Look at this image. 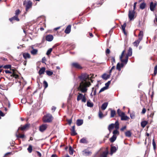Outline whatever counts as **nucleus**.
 <instances>
[{"instance_id":"0e129e2a","label":"nucleus","mask_w":157,"mask_h":157,"mask_svg":"<svg viewBox=\"0 0 157 157\" xmlns=\"http://www.w3.org/2000/svg\"><path fill=\"white\" fill-rule=\"evenodd\" d=\"M36 152L37 154V155L39 157H40L41 156V153L38 151H36Z\"/></svg>"},{"instance_id":"a211bd4d","label":"nucleus","mask_w":157,"mask_h":157,"mask_svg":"<svg viewBox=\"0 0 157 157\" xmlns=\"http://www.w3.org/2000/svg\"><path fill=\"white\" fill-rule=\"evenodd\" d=\"M71 65L73 67H75L76 68L78 69L81 68V67L80 65L77 63H72Z\"/></svg>"},{"instance_id":"cd10ccee","label":"nucleus","mask_w":157,"mask_h":157,"mask_svg":"<svg viewBox=\"0 0 157 157\" xmlns=\"http://www.w3.org/2000/svg\"><path fill=\"white\" fill-rule=\"evenodd\" d=\"M110 110H111L110 117H113L115 116L116 114V111L115 110L111 109H110Z\"/></svg>"},{"instance_id":"4be33fe9","label":"nucleus","mask_w":157,"mask_h":157,"mask_svg":"<svg viewBox=\"0 0 157 157\" xmlns=\"http://www.w3.org/2000/svg\"><path fill=\"white\" fill-rule=\"evenodd\" d=\"M45 70V68L44 67H42L41 68L39 71V75H41L43 74Z\"/></svg>"},{"instance_id":"2eb2a0df","label":"nucleus","mask_w":157,"mask_h":157,"mask_svg":"<svg viewBox=\"0 0 157 157\" xmlns=\"http://www.w3.org/2000/svg\"><path fill=\"white\" fill-rule=\"evenodd\" d=\"M23 56L25 59H30V55L28 53H24L22 54Z\"/></svg>"},{"instance_id":"79ce46f5","label":"nucleus","mask_w":157,"mask_h":157,"mask_svg":"<svg viewBox=\"0 0 157 157\" xmlns=\"http://www.w3.org/2000/svg\"><path fill=\"white\" fill-rule=\"evenodd\" d=\"M152 145L153 146L154 149L155 150V149L156 147V143H155L154 139L152 140Z\"/></svg>"},{"instance_id":"774afa93","label":"nucleus","mask_w":157,"mask_h":157,"mask_svg":"<svg viewBox=\"0 0 157 157\" xmlns=\"http://www.w3.org/2000/svg\"><path fill=\"white\" fill-rule=\"evenodd\" d=\"M157 73V70L154 69V74L155 75H156Z\"/></svg>"},{"instance_id":"f8f14e48","label":"nucleus","mask_w":157,"mask_h":157,"mask_svg":"<svg viewBox=\"0 0 157 157\" xmlns=\"http://www.w3.org/2000/svg\"><path fill=\"white\" fill-rule=\"evenodd\" d=\"M32 3L30 1L28 2L26 6V10L27 11L28 10L32 7Z\"/></svg>"},{"instance_id":"a18cd8bd","label":"nucleus","mask_w":157,"mask_h":157,"mask_svg":"<svg viewBox=\"0 0 157 157\" xmlns=\"http://www.w3.org/2000/svg\"><path fill=\"white\" fill-rule=\"evenodd\" d=\"M110 82L111 81H109L105 84V87H106L107 89L108 88V87L109 85Z\"/></svg>"},{"instance_id":"0eeeda50","label":"nucleus","mask_w":157,"mask_h":157,"mask_svg":"<svg viewBox=\"0 0 157 157\" xmlns=\"http://www.w3.org/2000/svg\"><path fill=\"white\" fill-rule=\"evenodd\" d=\"M135 11L134 10L131 11L130 10H129L128 12V17L130 21L132 20L134 18V16H135Z\"/></svg>"},{"instance_id":"c03bdc74","label":"nucleus","mask_w":157,"mask_h":157,"mask_svg":"<svg viewBox=\"0 0 157 157\" xmlns=\"http://www.w3.org/2000/svg\"><path fill=\"white\" fill-rule=\"evenodd\" d=\"M121 68L120 63H118L117 65V69L119 71H120L121 70Z\"/></svg>"},{"instance_id":"c9c22d12","label":"nucleus","mask_w":157,"mask_h":157,"mask_svg":"<svg viewBox=\"0 0 157 157\" xmlns=\"http://www.w3.org/2000/svg\"><path fill=\"white\" fill-rule=\"evenodd\" d=\"M117 113L118 115L120 117H121L122 116V115H123L122 114L123 113H124L123 112H122L119 109H117Z\"/></svg>"},{"instance_id":"3c124183","label":"nucleus","mask_w":157,"mask_h":157,"mask_svg":"<svg viewBox=\"0 0 157 157\" xmlns=\"http://www.w3.org/2000/svg\"><path fill=\"white\" fill-rule=\"evenodd\" d=\"M107 89L106 88V87H105L104 86L101 89V90L99 91V93H100L104 91L105 90H107Z\"/></svg>"},{"instance_id":"ddd939ff","label":"nucleus","mask_w":157,"mask_h":157,"mask_svg":"<svg viewBox=\"0 0 157 157\" xmlns=\"http://www.w3.org/2000/svg\"><path fill=\"white\" fill-rule=\"evenodd\" d=\"M121 117V120L122 121H127L129 119V117L125 115L124 113H123Z\"/></svg>"},{"instance_id":"f3484780","label":"nucleus","mask_w":157,"mask_h":157,"mask_svg":"<svg viewBox=\"0 0 157 157\" xmlns=\"http://www.w3.org/2000/svg\"><path fill=\"white\" fill-rule=\"evenodd\" d=\"M117 150V148L115 146H112L111 148V151L110 154L111 155H112L113 154L115 153Z\"/></svg>"},{"instance_id":"4d7b16f0","label":"nucleus","mask_w":157,"mask_h":157,"mask_svg":"<svg viewBox=\"0 0 157 157\" xmlns=\"http://www.w3.org/2000/svg\"><path fill=\"white\" fill-rule=\"evenodd\" d=\"M5 116V114L1 111H0V116L2 117H4ZM1 118V117L0 116V119Z\"/></svg>"},{"instance_id":"ea45409f","label":"nucleus","mask_w":157,"mask_h":157,"mask_svg":"<svg viewBox=\"0 0 157 157\" xmlns=\"http://www.w3.org/2000/svg\"><path fill=\"white\" fill-rule=\"evenodd\" d=\"M16 137L17 138H24L25 136L24 134H20V135H17V134H16Z\"/></svg>"},{"instance_id":"7ed1b4c3","label":"nucleus","mask_w":157,"mask_h":157,"mask_svg":"<svg viewBox=\"0 0 157 157\" xmlns=\"http://www.w3.org/2000/svg\"><path fill=\"white\" fill-rule=\"evenodd\" d=\"M139 38L138 40H136L133 43V44L134 46L137 47L140 41L142 40L143 36V32L142 31H140L138 35Z\"/></svg>"},{"instance_id":"6e6552de","label":"nucleus","mask_w":157,"mask_h":157,"mask_svg":"<svg viewBox=\"0 0 157 157\" xmlns=\"http://www.w3.org/2000/svg\"><path fill=\"white\" fill-rule=\"evenodd\" d=\"M82 152L83 155L86 156L90 155L92 153L91 151H89L87 149H85L82 151Z\"/></svg>"},{"instance_id":"a878e982","label":"nucleus","mask_w":157,"mask_h":157,"mask_svg":"<svg viewBox=\"0 0 157 157\" xmlns=\"http://www.w3.org/2000/svg\"><path fill=\"white\" fill-rule=\"evenodd\" d=\"M125 135L126 137H130L131 136L132 133L129 130L128 131L125 132Z\"/></svg>"},{"instance_id":"f257e3e1","label":"nucleus","mask_w":157,"mask_h":157,"mask_svg":"<svg viewBox=\"0 0 157 157\" xmlns=\"http://www.w3.org/2000/svg\"><path fill=\"white\" fill-rule=\"evenodd\" d=\"M89 78V75L86 73L82 74L78 77L80 82L78 88V91L82 93H85L87 92V88L91 85L90 82L87 81Z\"/></svg>"},{"instance_id":"393cba45","label":"nucleus","mask_w":157,"mask_h":157,"mask_svg":"<svg viewBox=\"0 0 157 157\" xmlns=\"http://www.w3.org/2000/svg\"><path fill=\"white\" fill-rule=\"evenodd\" d=\"M114 124H111L109 125L108 127V129L109 131L110 132H111V130L114 128Z\"/></svg>"},{"instance_id":"39448f33","label":"nucleus","mask_w":157,"mask_h":157,"mask_svg":"<svg viewBox=\"0 0 157 157\" xmlns=\"http://www.w3.org/2000/svg\"><path fill=\"white\" fill-rule=\"evenodd\" d=\"M77 100L78 101L81 100L82 102L84 103L86 102V98L85 95H83L80 93H78Z\"/></svg>"},{"instance_id":"423d86ee","label":"nucleus","mask_w":157,"mask_h":157,"mask_svg":"<svg viewBox=\"0 0 157 157\" xmlns=\"http://www.w3.org/2000/svg\"><path fill=\"white\" fill-rule=\"evenodd\" d=\"M157 5V2L155 1L154 3L153 2H151L150 4V8L152 11H154Z\"/></svg>"},{"instance_id":"052dcab7","label":"nucleus","mask_w":157,"mask_h":157,"mask_svg":"<svg viewBox=\"0 0 157 157\" xmlns=\"http://www.w3.org/2000/svg\"><path fill=\"white\" fill-rule=\"evenodd\" d=\"M5 72L6 74H8V73L12 74V72L11 71H10L8 70H5Z\"/></svg>"},{"instance_id":"603ef678","label":"nucleus","mask_w":157,"mask_h":157,"mask_svg":"<svg viewBox=\"0 0 157 157\" xmlns=\"http://www.w3.org/2000/svg\"><path fill=\"white\" fill-rule=\"evenodd\" d=\"M20 13V11L19 9L16 10L15 11V15L18 16V15Z\"/></svg>"},{"instance_id":"c756f323","label":"nucleus","mask_w":157,"mask_h":157,"mask_svg":"<svg viewBox=\"0 0 157 157\" xmlns=\"http://www.w3.org/2000/svg\"><path fill=\"white\" fill-rule=\"evenodd\" d=\"M86 105L88 107H92L94 105L93 103L92 102H90L89 101H87Z\"/></svg>"},{"instance_id":"bb28decb","label":"nucleus","mask_w":157,"mask_h":157,"mask_svg":"<svg viewBox=\"0 0 157 157\" xmlns=\"http://www.w3.org/2000/svg\"><path fill=\"white\" fill-rule=\"evenodd\" d=\"M33 50L31 51V53L33 55H36L38 52V50L37 49H34L32 48Z\"/></svg>"},{"instance_id":"9d476101","label":"nucleus","mask_w":157,"mask_h":157,"mask_svg":"<svg viewBox=\"0 0 157 157\" xmlns=\"http://www.w3.org/2000/svg\"><path fill=\"white\" fill-rule=\"evenodd\" d=\"M30 125V124H26L24 125L23 126L19 127V128L17 130V132H18V131L19 129H21L22 130H25V129L28 128L29 127Z\"/></svg>"},{"instance_id":"69168bd1","label":"nucleus","mask_w":157,"mask_h":157,"mask_svg":"<svg viewBox=\"0 0 157 157\" xmlns=\"http://www.w3.org/2000/svg\"><path fill=\"white\" fill-rule=\"evenodd\" d=\"M137 3V2H135L134 3V5H133V10H135L136 7V4Z\"/></svg>"},{"instance_id":"72a5a7b5","label":"nucleus","mask_w":157,"mask_h":157,"mask_svg":"<svg viewBox=\"0 0 157 157\" xmlns=\"http://www.w3.org/2000/svg\"><path fill=\"white\" fill-rule=\"evenodd\" d=\"M108 153V152L107 151H105L102 153L101 157H107Z\"/></svg>"},{"instance_id":"37998d69","label":"nucleus","mask_w":157,"mask_h":157,"mask_svg":"<svg viewBox=\"0 0 157 157\" xmlns=\"http://www.w3.org/2000/svg\"><path fill=\"white\" fill-rule=\"evenodd\" d=\"M12 74L11 75V76H13L15 77V78H18V75L16 74L14 72L12 73Z\"/></svg>"},{"instance_id":"b1692460","label":"nucleus","mask_w":157,"mask_h":157,"mask_svg":"<svg viewBox=\"0 0 157 157\" xmlns=\"http://www.w3.org/2000/svg\"><path fill=\"white\" fill-rule=\"evenodd\" d=\"M116 136L115 135H113V136L110 139V142L112 143L114 142L116 140Z\"/></svg>"},{"instance_id":"9b49d317","label":"nucleus","mask_w":157,"mask_h":157,"mask_svg":"<svg viewBox=\"0 0 157 157\" xmlns=\"http://www.w3.org/2000/svg\"><path fill=\"white\" fill-rule=\"evenodd\" d=\"M53 39V36L51 34L47 35L45 38L46 40L48 41H51Z\"/></svg>"},{"instance_id":"5fc2aeb1","label":"nucleus","mask_w":157,"mask_h":157,"mask_svg":"<svg viewBox=\"0 0 157 157\" xmlns=\"http://www.w3.org/2000/svg\"><path fill=\"white\" fill-rule=\"evenodd\" d=\"M111 59L112 60V64L113 65V63H115V58L114 57H111Z\"/></svg>"},{"instance_id":"4468645a","label":"nucleus","mask_w":157,"mask_h":157,"mask_svg":"<svg viewBox=\"0 0 157 157\" xmlns=\"http://www.w3.org/2000/svg\"><path fill=\"white\" fill-rule=\"evenodd\" d=\"M71 26L69 25L65 29L64 32L66 34H69L71 31Z\"/></svg>"},{"instance_id":"c85d7f7f","label":"nucleus","mask_w":157,"mask_h":157,"mask_svg":"<svg viewBox=\"0 0 157 157\" xmlns=\"http://www.w3.org/2000/svg\"><path fill=\"white\" fill-rule=\"evenodd\" d=\"M126 23H124L123 25H122L121 26L122 30L124 33V34L125 35L126 34V33L125 32V27L126 26Z\"/></svg>"},{"instance_id":"680f3d73","label":"nucleus","mask_w":157,"mask_h":157,"mask_svg":"<svg viewBox=\"0 0 157 157\" xmlns=\"http://www.w3.org/2000/svg\"><path fill=\"white\" fill-rule=\"evenodd\" d=\"M126 128V126H125L124 127H122L121 128V131H124L125 129Z\"/></svg>"},{"instance_id":"13d9d810","label":"nucleus","mask_w":157,"mask_h":157,"mask_svg":"<svg viewBox=\"0 0 157 157\" xmlns=\"http://www.w3.org/2000/svg\"><path fill=\"white\" fill-rule=\"evenodd\" d=\"M115 68V66H113L111 68V69L109 70V74L111 75V72H112V70L114 69Z\"/></svg>"},{"instance_id":"49530a36","label":"nucleus","mask_w":157,"mask_h":157,"mask_svg":"<svg viewBox=\"0 0 157 157\" xmlns=\"http://www.w3.org/2000/svg\"><path fill=\"white\" fill-rule=\"evenodd\" d=\"M52 48H49L47 51L46 53V55H48L49 54H50L51 52H52Z\"/></svg>"},{"instance_id":"bf43d9fd","label":"nucleus","mask_w":157,"mask_h":157,"mask_svg":"<svg viewBox=\"0 0 157 157\" xmlns=\"http://www.w3.org/2000/svg\"><path fill=\"white\" fill-rule=\"evenodd\" d=\"M110 50L109 49L107 48L106 50V54H109L110 53Z\"/></svg>"},{"instance_id":"20e7f679","label":"nucleus","mask_w":157,"mask_h":157,"mask_svg":"<svg viewBox=\"0 0 157 157\" xmlns=\"http://www.w3.org/2000/svg\"><path fill=\"white\" fill-rule=\"evenodd\" d=\"M53 117L50 113H47L44 116L43 118V121L44 122H50L52 121Z\"/></svg>"},{"instance_id":"e2e57ef3","label":"nucleus","mask_w":157,"mask_h":157,"mask_svg":"<svg viewBox=\"0 0 157 157\" xmlns=\"http://www.w3.org/2000/svg\"><path fill=\"white\" fill-rule=\"evenodd\" d=\"M146 112V109H145V108H143L142 110V113L143 114H144Z\"/></svg>"},{"instance_id":"dca6fc26","label":"nucleus","mask_w":157,"mask_h":157,"mask_svg":"<svg viewBox=\"0 0 157 157\" xmlns=\"http://www.w3.org/2000/svg\"><path fill=\"white\" fill-rule=\"evenodd\" d=\"M111 75L109 74V75H107L106 73H104L102 75V78L105 80H107L110 77Z\"/></svg>"},{"instance_id":"864d4df0","label":"nucleus","mask_w":157,"mask_h":157,"mask_svg":"<svg viewBox=\"0 0 157 157\" xmlns=\"http://www.w3.org/2000/svg\"><path fill=\"white\" fill-rule=\"evenodd\" d=\"M113 135H116L117 134H119V132L118 131L117 129H116L113 131Z\"/></svg>"},{"instance_id":"338daca9","label":"nucleus","mask_w":157,"mask_h":157,"mask_svg":"<svg viewBox=\"0 0 157 157\" xmlns=\"http://www.w3.org/2000/svg\"><path fill=\"white\" fill-rule=\"evenodd\" d=\"M56 108L54 106H52V110L53 112H54L56 109Z\"/></svg>"},{"instance_id":"e433bc0d","label":"nucleus","mask_w":157,"mask_h":157,"mask_svg":"<svg viewBox=\"0 0 157 157\" xmlns=\"http://www.w3.org/2000/svg\"><path fill=\"white\" fill-rule=\"evenodd\" d=\"M71 135L72 136H74L76 135L77 133L76 132L75 130H71Z\"/></svg>"},{"instance_id":"2f4dec72","label":"nucleus","mask_w":157,"mask_h":157,"mask_svg":"<svg viewBox=\"0 0 157 157\" xmlns=\"http://www.w3.org/2000/svg\"><path fill=\"white\" fill-rule=\"evenodd\" d=\"M147 122L146 121H143L141 122V124L143 128H144L147 124Z\"/></svg>"},{"instance_id":"7c9ffc66","label":"nucleus","mask_w":157,"mask_h":157,"mask_svg":"<svg viewBox=\"0 0 157 157\" xmlns=\"http://www.w3.org/2000/svg\"><path fill=\"white\" fill-rule=\"evenodd\" d=\"M146 6V4L144 2L141 3L140 5V9L143 10Z\"/></svg>"},{"instance_id":"f03ea898","label":"nucleus","mask_w":157,"mask_h":157,"mask_svg":"<svg viewBox=\"0 0 157 157\" xmlns=\"http://www.w3.org/2000/svg\"><path fill=\"white\" fill-rule=\"evenodd\" d=\"M125 52V50H123L122 52L121 55L120 57V59L121 62H124L125 64H126L127 63L128 61V56H131L132 55V49L130 47L129 48L127 55L125 56V59H122V58Z\"/></svg>"},{"instance_id":"6ab92c4d","label":"nucleus","mask_w":157,"mask_h":157,"mask_svg":"<svg viewBox=\"0 0 157 157\" xmlns=\"http://www.w3.org/2000/svg\"><path fill=\"white\" fill-rule=\"evenodd\" d=\"M9 20L10 21L12 22L13 20H16L17 21H19V19L18 18L17 16L15 15L13 17L10 18Z\"/></svg>"},{"instance_id":"09e8293b","label":"nucleus","mask_w":157,"mask_h":157,"mask_svg":"<svg viewBox=\"0 0 157 157\" xmlns=\"http://www.w3.org/2000/svg\"><path fill=\"white\" fill-rule=\"evenodd\" d=\"M11 66L10 65H6L3 66V67L5 69H10Z\"/></svg>"},{"instance_id":"f704fd0d","label":"nucleus","mask_w":157,"mask_h":157,"mask_svg":"<svg viewBox=\"0 0 157 157\" xmlns=\"http://www.w3.org/2000/svg\"><path fill=\"white\" fill-rule=\"evenodd\" d=\"M46 74L49 76L52 75L53 74V72L51 71L47 70L46 71Z\"/></svg>"},{"instance_id":"de8ad7c7","label":"nucleus","mask_w":157,"mask_h":157,"mask_svg":"<svg viewBox=\"0 0 157 157\" xmlns=\"http://www.w3.org/2000/svg\"><path fill=\"white\" fill-rule=\"evenodd\" d=\"M130 117L132 119L135 118V114L134 113H130Z\"/></svg>"},{"instance_id":"8fccbe9b","label":"nucleus","mask_w":157,"mask_h":157,"mask_svg":"<svg viewBox=\"0 0 157 157\" xmlns=\"http://www.w3.org/2000/svg\"><path fill=\"white\" fill-rule=\"evenodd\" d=\"M43 83L45 88H47L48 86V83L47 82L45 81H44L43 82Z\"/></svg>"},{"instance_id":"412c9836","label":"nucleus","mask_w":157,"mask_h":157,"mask_svg":"<svg viewBox=\"0 0 157 157\" xmlns=\"http://www.w3.org/2000/svg\"><path fill=\"white\" fill-rule=\"evenodd\" d=\"M83 123V121L82 120L78 119L77 121L76 124L78 126L81 125Z\"/></svg>"},{"instance_id":"1a4fd4ad","label":"nucleus","mask_w":157,"mask_h":157,"mask_svg":"<svg viewBox=\"0 0 157 157\" xmlns=\"http://www.w3.org/2000/svg\"><path fill=\"white\" fill-rule=\"evenodd\" d=\"M48 125L47 124H43L39 127V130L41 132H43L47 128Z\"/></svg>"},{"instance_id":"473e14b6","label":"nucleus","mask_w":157,"mask_h":157,"mask_svg":"<svg viewBox=\"0 0 157 157\" xmlns=\"http://www.w3.org/2000/svg\"><path fill=\"white\" fill-rule=\"evenodd\" d=\"M114 124V127L116 129H118L119 128V124L118 121H117L115 122Z\"/></svg>"},{"instance_id":"6e6d98bb","label":"nucleus","mask_w":157,"mask_h":157,"mask_svg":"<svg viewBox=\"0 0 157 157\" xmlns=\"http://www.w3.org/2000/svg\"><path fill=\"white\" fill-rule=\"evenodd\" d=\"M67 121L68 122V124L69 125H70L72 123V118L71 119H70L67 120Z\"/></svg>"},{"instance_id":"4c0bfd02","label":"nucleus","mask_w":157,"mask_h":157,"mask_svg":"<svg viewBox=\"0 0 157 157\" xmlns=\"http://www.w3.org/2000/svg\"><path fill=\"white\" fill-rule=\"evenodd\" d=\"M74 150L72 147L70 146L69 147V153L70 155H72L73 153Z\"/></svg>"},{"instance_id":"aec40b11","label":"nucleus","mask_w":157,"mask_h":157,"mask_svg":"<svg viewBox=\"0 0 157 157\" xmlns=\"http://www.w3.org/2000/svg\"><path fill=\"white\" fill-rule=\"evenodd\" d=\"M108 105V102H105L102 104L101 106V109L102 110H105L107 108Z\"/></svg>"},{"instance_id":"58836bf2","label":"nucleus","mask_w":157,"mask_h":157,"mask_svg":"<svg viewBox=\"0 0 157 157\" xmlns=\"http://www.w3.org/2000/svg\"><path fill=\"white\" fill-rule=\"evenodd\" d=\"M27 150L29 153H31L32 151V147L31 145H29Z\"/></svg>"},{"instance_id":"a19ab883","label":"nucleus","mask_w":157,"mask_h":157,"mask_svg":"<svg viewBox=\"0 0 157 157\" xmlns=\"http://www.w3.org/2000/svg\"><path fill=\"white\" fill-rule=\"evenodd\" d=\"M98 115L100 118H101L104 117L103 113L100 111L99 112Z\"/></svg>"},{"instance_id":"5701e85b","label":"nucleus","mask_w":157,"mask_h":157,"mask_svg":"<svg viewBox=\"0 0 157 157\" xmlns=\"http://www.w3.org/2000/svg\"><path fill=\"white\" fill-rule=\"evenodd\" d=\"M80 142L81 143L87 144L88 142L86 140V138L83 137L82 138L80 141Z\"/></svg>"}]
</instances>
